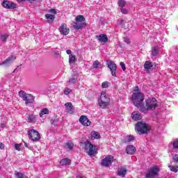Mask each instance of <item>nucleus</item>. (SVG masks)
<instances>
[{"instance_id":"nucleus-1","label":"nucleus","mask_w":178,"mask_h":178,"mask_svg":"<svg viewBox=\"0 0 178 178\" xmlns=\"http://www.w3.org/2000/svg\"><path fill=\"white\" fill-rule=\"evenodd\" d=\"M145 107H142L140 111L143 113H147L148 111H154L158 108V101L154 97H150L146 99L145 101Z\"/></svg>"},{"instance_id":"nucleus-2","label":"nucleus","mask_w":178,"mask_h":178,"mask_svg":"<svg viewBox=\"0 0 178 178\" xmlns=\"http://www.w3.org/2000/svg\"><path fill=\"white\" fill-rule=\"evenodd\" d=\"M145 97V96L143 92H134L132 95V99H131V101L134 105L137 108H140V106H142Z\"/></svg>"},{"instance_id":"nucleus-3","label":"nucleus","mask_w":178,"mask_h":178,"mask_svg":"<svg viewBox=\"0 0 178 178\" xmlns=\"http://www.w3.org/2000/svg\"><path fill=\"white\" fill-rule=\"evenodd\" d=\"M111 105V99L108 95V93L106 92H102L101 95L99 99V106L102 108V109H105L106 106H109Z\"/></svg>"},{"instance_id":"nucleus-4","label":"nucleus","mask_w":178,"mask_h":178,"mask_svg":"<svg viewBox=\"0 0 178 178\" xmlns=\"http://www.w3.org/2000/svg\"><path fill=\"white\" fill-rule=\"evenodd\" d=\"M149 125L144 122H138L135 127V130L138 134H145L150 130Z\"/></svg>"},{"instance_id":"nucleus-5","label":"nucleus","mask_w":178,"mask_h":178,"mask_svg":"<svg viewBox=\"0 0 178 178\" xmlns=\"http://www.w3.org/2000/svg\"><path fill=\"white\" fill-rule=\"evenodd\" d=\"M19 97L23 99V101H25V104L29 105V104H34V97L31 94L26 93L24 90H20L19 92Z\"/></svg>"},{"instance_id":"nucleus-6","label":"nucleus","mask_w":178,"mask_h":178,"mask_svg":"<svg viewBox=\"0 0 178 178\" xmlns=\"http://www.w3.org/2000/svg\"><path fill=\"white\" fill-rule=\"evenodd\" d=\"M75 20L76 22L73 25L75 30H80V29H83L86 26V18L83 15L76 16Z\"/></svg>"},{"instance_id":"nucleus-7","label":"nucleus","mask_w":178,"mask_h":178,"mask_svg":"<svg viewBox=\"0 0 178 178\" xmlns=\"http://www.w3.org/2000/svg\"><path fill=\"white\" fill-rule=\"evenodd\" d=\"M85 149L89 156H92V155L97 154V146L88 141L85 142Z\"/></svg>"},{"instance_id":"nucleus-8","label":"nucleus","mask_w":178,"mask_h":178,"mask_svg":"<svg viewBox=\"0 0 178 178\" xmlns=\"http://www.w3.org/2000/svg\"><path fill=\"white\" fill-rule=\"evenodd\" d=\"M161 168L158 165H154L149 169L148 173L146 174L147 178H154L155 176H158Z\"/></svg>"},{"instance_id":"nucleus-9","label":"nucleus","mask_w":178,"mask_h":178,"mask_svg":"<svg viewBox=\"0 0 178 178\" xmlns=\"http://www.w3.org/2000/svg\"><path fill=\"white\" fill-rule=\"evenodd\" d=\"M28 137L32 141H38V140L41 138V136H40V133H38V131H37V130H35V129H31L29 131Z\"/></svg>"},{"instance_id":"nucleus-10","label":"nucleus","mask_w":178,"mask_h":178,"mask_svg":"<svg viewBox=\"0 0 178 178\" xmlns=\"http://www.w3.org/2000/svg\"><path fill=\"white\" fill-rule=\"evenodd\" d=\"M113 162V156L108 155L104 159L102 160L101 165L104 166V168H108L112 165Z\"/></svg>"},{"instance_id":"nucleus-11","label":"nucleus","mask_w":178,"mask_h":178,"mask_svg":"<svg viewBox=\"0 0 178 178\" xmlns=\"http://www.w3.org/2000/svg\"><path fill=\"white\" fill-rule=\"evenodd\" d=\"M107 67L110 69L111 75L113 77H116V70L118 69V67L116 66V64L112 60L107 61Z\"/></svg>"},{"instance_id":"nucleus-12","label":"nucleus","mask_w":178,"mask_h":178,"mask_svg":"<svg viewBox=\"0 0 178 178\" xmlns=\"http://www.w3.org/2000/svg\"><path fill=\"white\" fill-rule=\"evenodd\" d=\"M2 6L6 9H15L16 8V4L11 1H3Z\"/></svg>"},{"instance_id":"nucleus-13","label":"nucleus","mask_w":178,"mask_h":178,"mask_svg":"<svg viewBox=\"0 0 178 178\" xmlns=\"http://www.w3.org/2000/svg\"><path fill=\"white\" fill-rule=\"evenodd\" d=\"M79 122L81 124H82L83 126L88 127L91 124V121H90L88 118H87L86 115H81L79 118Z\"/></svg>"},{"instance_id":"nucleus-14","label":"nucleus","mask_w":178,"mask_h":178,"mask_svg":"<svg viewBox=\"0 0 178 178\" xmlns=\"http://www.w3.org/2000/svg\"><path fill=\"white\" fill-rule=\"evenodd\" d=\"M65 112L69 113L70 115H73L74 113V108H73V105L71 102H67L65 104Z\"/></svg>"},{"instance_id":"nucleus-15","label":"nucleus","mask_w":178,"mask_h":178,"mask_svg":"<svg viewBox=\"0 0 178 178\" xmlns=\"http://www.w3.org/2000/svg\"><path fill=\"white\" fill-rule=\"evenodd\" d=\"M59 31L63 35H67V34H69L70 30L69 28H67L66 24H62L59 28Z\"/></svg>"},{"instance_id":"nucleus-16","label":"nucleus","mask_w":178,"mask_h":178,"mask_svg":"<svg viewBox=\"0 0 178 178\" xmlns=\"http://www.w3.org/2000/svg\"><path fill=\"white\" fill-rule=\"evenodd\" d=\"M16 59L15 56H10L5 61H3L1 65H4L5 66H9L13 63V61Z\"/></svg>"},{"instance_id":"nucleus-17","label":"nucleus","mask_w":178,"mask_h":178,"mask_svg":"<svg viewBox=\"0 0 178 178\" xmlns=\"http://www.w3.org/2000/svg\"><path fill=\"white\" fill-rule=\"evenodd\" d=\"M127 173V169L124 167H120L118 168V176H120V177H126V175Z\"/></svg>"},{"instance_id":"nucleus-18","label":"nucleus","mask_w":178,"mask_h":178,"mask_svg":"<svg viewBox=\"0 0 178 178\" xmlns=\"http://www.w3.org/2000/svg\"><path fill=\"white\" fill-rule=\"evenodd\" d=\"M96 38L97 39L99 42H108V36L106 34H101L99 35H96Z\"/></svg>"},{"instance_id":"nucleus-19","label":"nucleus","mask_w":178,"mask_h":178,"mask_svg":"<svg viewBox=\"0 0 178 178\" xmlns=\"http://www.w3.org/2000/svg\"><path fill=\"white\" fill-rule=\"evenodd\" d=\"M131 118L134 120H141L143 116L141 114L137 111H134L131 114Z\"/></svg>"},{"instance_id":"nucleus-20","label":"nucleus","mask_w":178,"mask_h":178,"mask_svg":"<svg viewBox=\"0 0 178 178\" xmlns=\"http://www.w3.org/2000/svg\"><path fill=\"white\" fill-rule=\"evenodd\" d=\"M126 152L129 155H133L136 152V147L133 145H128L126 148Z\"/></svg>"},{"instance_id":"nucleus-21","label":"nucleus","mask_w":178,"mask_h":178,"mask_svg":"<svg viewBox=\"0 0 178 178\" xmlns=\"http://www.w3.org/2000/svg\"><path fill=\"white\" fill-rule=\"evenodd\" d=\"M90 140H98V138H101V135L97 131H92L90 133Z\"/></svg>"},{"instance_id":"nucleus-22","label":"nucleus","mask_w":178,"mask_h":178,"mask_svg":"<svg viewBox=\"0 0 178 178\" xmlns=\"http://www.w3.org/2000/svg\"><path fill=\"white\" fill-rule=\"evenodd\" d=\"M44 115H49V110L47 108H44L39 113L40 118H43Z\"/></svg>"},{"instance_id":"nucleus-23","label":"nucleus","mask_w":178,"mask_h":178,"mask_svg":"<svg viewBox=\"0 0 178 178\" xmlns=\"http://www.w3.org/2000/svg\"><path fill=\"white\" fill-rule=\"evenodd\" d=\"M154 67V63L151 61H146L144 64V68L147 70H149V69H152Z\"/></svg>"},{"instance_id":"nucleus-24","label":"nucleus","mask_w":178,"mask_h":178,"mask_svg":"<svg viewBox=\"0 0 178 178\" xmlns=\"http://www.w3.org/2000/svg\"><path fill=\"white\" fill-rule=\"evenodd\" d=\"M72 161L67 158L66 159H63L60 161V164L62 165V166H65V165H70Z\"/></svg>"},{"instance_id":"nucleus-25","label":"nucleus","mask_w":178,"mask_h":178,"mask_svg":"<svg viewBox=\"0 0 178 178\" xmlns=\"http://www.w3.org/2000/svg\"><path fill=\"white\" fill-rule=\"evenodd\" d=\"M45 17L49 20V23H53L54 20H55V15L52 14H46Z\"/></svg>"},{"instance_id":"nucleus-26","label":"nucleus","mask_w":178,"mask_h":178,"mask_svg":"<svg viewBox=\"0 0 178 178\" xmlns=\"http://www.w3.org/2000/svg\"><path fill=\"white\" fill-rule=\"evenodd\" d=\"M79 76L77 75L72 76L68 81L69 84H76Z\"/></svg>"},{"instance_id":"nucleus-27","label":"nucleus","mask_w":178,"mask_h":178,"mask_svg":"<svg viewBox=\"0 0 178 178\" xmlns=\"http://www.w3.org/2000/svg\"><path fill=\"white\" fill-rule=\"evenodd\" d=\"M93 69H101L102 67V64L98 60H95L92 64Z\"/></svg>"},{"instance_id":"nucleus-28","label":"nucleus","mask_w":178,"mask_h":178,"mask_svg":"<svg viewBox=\"0 0 178 178\" xmlns=\"http://www.w3.org/2000/svg\"><path fill=\"white\" fill-rule=\"evenodd\" d=\"M134 140V136H133V135H129L124 138V143H131V141H133Z\"/></svg>"},{"instance_id":"nucleus-29","label":"nucleus","mask_w":178,"mask_h":178,"mask_svg":"<svg viewBox=\"0 0 178 178\" xmlns=\"http://www.w3.org/2000/svg\"><path fill=\"white\" fill-rule=\"evenodd\" d=\"M35 119H36L35 115H34L33 114L27 116V120L29 123H33V122H35Z\"/></svg>"},{"instance_id":"nucleus-30","label":"nucleus","mask_w":178,"mask_h":178,"mask_svg":"<svg viewBox=\"0 0 178 178\" xmlns=\"http://www.w3.org/2000/svg\"><path fill=\"white\" fill-rule=\"evenodd\" d=\"M58 122H59V119L56 118H52L50 120V123L52 124V126H58Z\"/></svg>"},{"instance_id":"nucleus-31","label":"nucleus","mask_w":178,"mask_h":178,"mask_svg":"<svg viewBox=\"0 0 178 178\" xmlns=\"http://www.w3.org/2000/svg\"><path fill=\"white\" fill-rule=\"evenodd\" d=\"M168 168L171 172H174V173H177L178 172V166L168 165Z\"/></svg>"},{"instance_id":"nucleus-32","label":"nucleus","mask_w":178,"mask_h":178,"mask_svg":"<svg viewBox=\"0 0 178 178\" xmlns=\"http://www.w3.org/2000/svg\"><path fill=\"white\" fill-rule=\"evenodd\" d=\"M74 62H76V56H74L73 54H70L69 56V63H74Z\"/></svg>"},{"instance_id":"nucleus-33","label":"nucleus","mask_w":178,"mask_h":178,"mask_svg":"<svg viewBox=\"0 0 178 178\" xmlns=\"http://www.w3.org/2000/svg\"><path fill=\"white\" fill-rule=\"evenodd\" d=\"M8 34H2L0 35V41H3V42H5L8 40Z\"/></svg>"},{"instance_id":"nucleus-34","label":"nucleus","mask_w":178,"mask_h":178,"mask_svg":"<svg viewBox=\"0 0 178 178\" xmlns=\"http://www.w3.org/2000/svg\"><path fill=\"white\" fill-rule=\"evenodd\" d=\"M109 86H111V83H109L108 81H104L102 83V88H108Z\"/></svg>"},{"instance_id":"nucleus-35","label":"nucleus","mask_w":178,"mask_h":178,"mask_svg":"<svg viewBox=\"0 0 178 178\" xmlns=\"http://www.w3.org/2000/svg\"><path fill=\"white\" fill-rule=\"evenodd\" d=\"M126 5V1L124 0H120L118 1V6H120V8H124V6Z\"/></svg>"},{"instance_id":"nucleus-36","label":"nucleus","mask_w":178,"mask_h":178,"mask_svg":"<svg viewBox=\"0 0 178 178\" xmlns=\"http://www.w3.org/2000/svg\"><path fill=\"white\" fill-rule=\"evenodd\" d=\"M152 55L153 56H156L158 55V47H155L152 50Z\"/></svg>"},{"instance_id":"nucleus-37","label":"nucleus","mask_w":178,"mask_h":178,"mask_svg":"<svg viewBox=\"0 0 178 178\" xmlns=\"http://www.w3.org/2000/svg\"><path fill=\"white\" fill-rule=\"evenodd\" d=\"M73 143H67L66 147L68 149H73Z\"/></svg>"},{"instance_id":"nucleus-38","label":"nucleus","mask_w":178,"mask_h":178,"mask_svg":"<svg viewBox=\"0 0 178 178\" xmlns=\"http://www.w3.org/2000/svg\"><path fill=\"white\" fill-rule=\"evenodd\" d=\"M172 147L173 148H175V149H177L178 148V140H174L172 142Z\"/></svg>"},{"instance_id":"nucleus-39","label":"nucleus","mask_w":178,"mask_h":178,"mask_svg":"<svg viewBox=\"0 0 178 178\" xmlns=\"http://www.w3.org/2000/svg\"><path fill=\"white\" fill-rule=\"evenodd\" d=\"M72 92V90L70 88H66L64 90L65 95H69Z\"/></svg>"},{"instance_id":"nucleus-40","label":"nucleus","mask_w":178,"mask_h":178,"mask_svg":"<svg viewBox=\"0 0 178 178\" xmlns=\"http://www.w3.org/2000/svg\"><path fill=\"white\" fill-rule=\"evenodd\" d=\"M172 159H173L175 163H178V155L177 154H175L172 157Z\"/></svg>"},{"instance_id":"nucleus-41","label":"nucleus","mask_w":178,"mask_h":178,"mask_svg":"<svg viewBox=\"0 0 178 178\" xmlns=\"http://www.w3.org/2000/svg\"><path fill=\"white\" fill-rule=\"evenodd\" d=\"M122 70L124 72L126 70V65H124V63L120 62V63Z\"/></svg>"},{"instance_id":"nucleus-42","label":"nucleus","mask_w":178,"mask_h":178,"mask_svg":"<svg viewBox=\"0 0 178 178\" xmlns=\"http://www.w3.org/2000/svg\"><path fill=\"white\" fill-rule=\"evenodd\" d=\"M15 149L17 151H20V145H19V144H15Z\"/></svg>"},{"instance_id":"nucleus-43","label":"nucleus","mask_w":178,"mask_h":178,"mask_svg":"<svg viewBox=\"0 0 178 178\" xmlns=\"http://www.w3.org/2000/svg\"><path fill=\"white\" fill-rule=\"evenodd\" d=\"M121 12L122 13H123L124 15H127V9L126 8H121Z\"/></svg>"},{"instance_id":"nucleus-44","label":"nucleus","mask_w":178,"mask_h":178,"mask_svg":"<svg viewBox=\"0 0 178 178\" xmlns=\"http://www.w3.org/2000/svg\"><path fill=\"white\" fill-rule=\"evenodd\" d=\"M123 40H124V42H126L127 44H130L131 42L130 40H129L128 38H124Z\"/></svg>"},{"instance_id":"nucleus-45","label":"nucleus","mask_w":178,"mask_h":178,"mask_svg":"<svg viewBox=\"0 0 178 178\" xmlns=\"http://www.w3.org/2000/svg\"><path fill=\"white\" fill-rule=\"evenodd\" d=\"M24 146L26 147V148H29V149H33V147L31 146H29V143H24Z\"/></svg>"},{"instance_id":"nucleus-46","label":"nucleus","mask_w":178,"mask_h":178,"mask_svg":"<svg viewBox=\"0 0 178 178\" xmlns=\"http://www.w3.org/2000/svg\"><path fill=\"white\" fill-rule=\"evenodd\" d=\"M50 13H53V15H56V9H51L49 10Z\"/></svg>"},{"instance_id":"nucleus-47","label":"nucleus","mask_w":178,"mask_h":178,"mask_svg":"<svg viewBox=\"0 0 178 178\" xmlns=\"http://www.w3.org/2000/svg\"><path fill=\"white\" fill-rule=\"evenodd\" d=\"M5 148V145L0 142V149H3Z\"/></svg>"},{"instance_id":"nucleus-48","label":"nucleus","mask_w":178,"mask_h":178,"mask_svg":"<svg viewBox=\"0 0 178 178\" xmlns=\"http://www.w3.org/2000/svg\"><path fill=\"white\" fill-rule=\"evenodd\" d=\"M66 53L67 54V55H70V54H72V50L68 49L66 51Z\"/></svg>"},{"instance_id":"nucleus-49","label":"nucleus","mask_w":178,"mask_h":178,"mask_svg":"<svg viewBox=\"0 0 178 178\" xmlns=\"http://www.w3.org/2000/svg\"><path fill=\"white\" fill-rule=\"evenodd\" d=\"M18 2H23L26 0H17ZM29 1H35V0H29Z\"/></svg>"},{"instance_id":"nucleus-50","label":"nucleus","mask_w":178,"mask_h":178,"mask_svg":"<svg viewBox=\"0 0 178 178\" xmlns=\"http://www.w3.org/2000/svg\"><path fill=\"white\" fill-rule=\"evenodd\" d=\"M1 129H3L5 127V124H1L0 125Z\"/></svg>"},{"instance_id":"nucleus-51","label":"nucleus","mask_w":178,"mask_h":178,"mask_svg":"<svg viewBox=\"0 0 178 178\" xmlns=\"http://www.w3.org/2000/svg\"><path fill=\"white\" fill-rule=\"evenodd\" d=\"M134 91H138V86H136V87L135 88V89L134 90Z\"/></svg>"},{"instance_id":"nucleus-52","label":"nucleus","mask_w":178,"mask_h":178,"mask_svg":"<svg viewBox=\"0 0 178 178\" xmlns=\"http://www.w3.org/2000/svg\"><path fill=\"white\" fill-rule=\"evenodd\" d=\"M54 55H59V52H58V51H55V52H54Z\"/></svg>"},{"instance_id":"nucleus-53","label":"nucleus","mask_w":178,"mask_h":178,"mask_svg":"<svg viewBox=\"0 0 178 178\" xmlns=\"http://www.w3.org/2000/svg\"><path fill=\"white\" fill-rule=\"evenodd\" d=\"M76 178H83V176L78 175V176H76Z\"/></svg>"},{"instance_id":"nucleus-54","label":"nucleus","mask_w":178,"mask_h":178,"mask_svg":"<svg viewBox=\"0 0 178 178\" xmlns=\"http://www.w3.org/2000/svg\"><path fill=\"white\" fill-rule=\"evenodd\" d=\"M17 70V68H15V70H14V72H16Z\"/></svg>"}]
</instances>
